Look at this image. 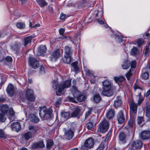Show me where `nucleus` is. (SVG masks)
<instances>
[{
    "label": "nucleus",
    "mask_w": 150,
    "mask_h": 150,
    "mask_svg": "<svg viewBox=\"0 0 150 150\" xmlns=\"http://www.w3.org/2000/svg\"><path fill=\"white\" fill-rule=\"evenodd\" d=\"M61 54L59 49H57L53 52L50 57V58L51 61L55 62L60 57Z\"/></svg>",
    "instance_id": "nucleus-9"
},
{
    "label": "nucleus",
    "mask_w": 150,
    "mask_h": 150,
    "mask_svg": "<svg viewBox=\"0 0 150 150\" xmlns=\"http://www.w3.org/2000/svg\"><path fill=\"white\" fill-rule=\"evenodd\" d=\"M130 64V62L128 60H126L122 64V67L123 69H127L129 68Z\"/></svg>",
    "instance_id": "nucleus-26"
},
{
    "label": "nucleus",
    "mask_w": 150,
    "mask_h": 150,
    "mask_svg": "<svg viewBox=\"0 0 150 150\" xmlns=\"http://www.w3.org/2000/svg\"><path fill=\"white\" fill-rule=\"evenodd\" d=\"M26 96L28 100L30 101H34L35 97L33 95V91L32 89H28L26 91Z\"/></svg>",
    "instance_id": "nucleus-11"
},
{
    "label": "nucleus",
    "mask_w": 150,
    "mask_h": 150,
    "mask_svg": "<svg viewBox=\"0 0 150 150\" xmlns=\"http://www.w3.org/2000/svg\"><path fill=\"white\" fill-rule=\"evenodd\" d=\"M122 104L121 98L120 96H118L116 99L114 101L113 106L116 108L120 107Z\"/></svg>",
    "instance_id": "nucleus-19"
},
{
    "label": "nucleus",
    "mask_w": 150,
    "mask_h": 150,
    "mask_svg": "<svg viewBox=\"0 0 150 150\" xmlns=\"http://www.w3.org/2000/svg\"><path fill=\"white\" fill-rule=\"evenodd\" d=\"M139 53L138 50L135 47H133L132 49L130 54L132 55L135 56L137 55Z\"/></svg>",
    "instance_id": "nucleus-35"
},
{
    "label": "nucleus",
    "mask_w": 150,
    "mask_h": 150,
    "mask_svg": "<svg viewBox=\"0 0 150 150\" xmlns=\"http://www.w3.org/2000/svg\"><path fill=\"white\" fill-rule=\"evenodd\" d=\"M61 115L62 117L66 120L69 119L70 117V113L69 112L62 111L61 112Z\"/></svg>",
    "instance_id": "nucleus-29"
},
{
    "label": "nucleus",
    "mask_w": 150,
    "mask_h": 150,
    "mask_svg": "<svg viewBox=\"0 0 150 150\" xmlns=\"http://www.w3.org/2000/svg\"><path fill=\"white\" fill-rule=\"evenodd\" d=\"M115 111L112 109L109 110L106 114V117L109 119H110L114 115Z\"/></svg>",
    "instance_id": "nucleus-30"
},
{
    "label": "nucleus",
    "mask_w": 150,
    "mask_h": 150,
    "mask_svg": "<svg viewBox=\"0 0 150 150\" xmlns=\"http://www.w3.org/2000/svg\"><path fill=\"white\" fill-rule=\"evenodd\" d=\"M141 141L136 140L131 141L130 143L127 146L128 150H135L136 149H140L141 147Z\"/></svg>",
    "instance_id": "nucleus-8"
},
{
    "label": "nucleus",
    "mask_w": 150,
    "mask_h": 150,
    "mask_svg": "<svg viewBox=\"0 0 150 150\" xmlns=\"http://www.w3.org/2000/svg\"><path fill=\"white\" fill-rule=\"evenodd\" d=\"M64 31L65 30L64 29L62 28H60L59 30V34L60 35H62L64 34Z\"/></svg>",
    "instance_id": "nucleus-57"
},
{
    "label": "nucleus",
    "mask_w": 150,
    "mask_h": 150,
    "mask_svg": "<svg viewBox=\"0 0 150 150\" xmlns=\"http://www.w3.org/2000/svg\"><path fill=\"white\" fill-rule=\"evenodd\" d=\"M137 123L139 125L141 124V117H138L137 119Z\"/></svg>",
    "instance_id": "nucleus-62"
},
{
    "label": "nucleus",
    "mask_w": 150,
    "mask_h": 150,
    "mask_svg": "<svg viewBox=\"0 0 150 150\" xmlns=\"http://www.w3.org/2000/svg\"><path fill=\"white\" fill-rule=\"evenodd\" d=\"M130 112L134 113H137V105L133 101H132L129 104Z\"/></svg>",
    "instance_id": "nucleus-14"
},
{
    "label": "nucleus",
    "mask_w": 150,
    "mask_h": 150,
    "mask_svg": "<svg viewBox=\"0 0 150 150\" xmlns=\"http://www.w3.org/2000/svg\"><path fill=\"white\" fill-rule=\"evenodd\" d=\"M101 99V97L98 94L95 95L93 97L94 100L96 103H99Z\"/></svg>",
    "instance_id": "nucleus-37"
},
{
    "label": "nucleus",
    "mask_w": 150,
    "mask_h": 150,
    "mask_svg": "<svg viewBox=\"0 0 150 150\" xmlns=\"http://www.w3.org/2000/svg\"><path fill=\"white\" fill-rule=\"evenodd\" d=\"M9 112L11 116H14L15 114V112L13 110L12 108H10L9 110Z\"/></svg>",
    "instance_id": "nucleus-55"
},
{
    "label": "nucleus",
    "mask_w": 150,
    "mask_h": 150,
    "mask_svg": "<svg viewBox=\"0 0 150 150\" xmlns=\"http://www.w3.org/2000/svg\"><path fill=\"white\" fill-rule=\"evenodd\" d=\"M81 115V109L79 107H76L74 110L71 114V116L72 117H76L79 116Z\"/></svg>",
    "instance_id": "nucleus-16"
},
{
    "label": "nucleus",
    "mask_w": 150,
    "mask_h": 150,
    "mask_svg": "<svg viewBox=\"0 0 150 150\" xmlns=\"http://www.w3.org/2000/svg\"><path fill=\"white\" fill-rule=\"evenodd\" d=\"M65 15L63 13H62L61 14L60 19L61 20H63L65 18Z\"/></svg>",
    "instance_id": "nucleus-63"
},
{
    "label": "nucleus",
    "mask_w": 150,
    "mask_h": 150,
    "mask_svg": "<svg viewBox=\"0 0 150 150\" xmlns=\"http://www.w3.org/2000/svg\"><path fill=\"white\" fill-rule=\"evenodd\" d=\"M128 126L130 127H132L133 126V121L131 120L130 119L129 120L128 123Z\"/></svg>",
    "instance_id": "nucleus-54"
},
{
    "label": "nucleus",
    "mask_w": 150,
    "mask_h": 150,
    "mask_svg": "<svg viewBox=\"0 0 150 150\" xmlns=\"http://www.w3.org/2000/svg\"><path fill=\"white\" fill-rule=\"evenodd\" d=\"M46 48L45 45L40 46L38 50L37 55L38 56L42 55L46 52Z\"/></svg>",
    "instance_id": "nucleus-18"
},
{
    "label": "nucleus",
    "mask_w": 150,
    "mask_h": 150,
    "mask_svg": "<svg viewBox=\"0 0 150 150\" xmlns=\"http://www.w3.org/2000/svg\"><path fill=\"white\" fill-rule=\"evenodd\" d=\"M40 73L42 74H44L45 72V71L44 67L42 66H40Z\"/></svg>",
    "instance_id": "nucleus-50"
},
{
    "label": "nucleus",
    "mask_w": 150,
    "mask_h": 150,
    "mask_svg": "<svg viewBox=\"0 0 150 150\" xmlns=\"http://www.w3.org/2000/svg\"><path fill=\"white\" fill-rule=\"evenodd\" d=\"M93 126V124L91 122H88L86 125V127L88 130L91 129Z\"/></svg>",
    "instance_id": "nucleus-44"
},
{
    "label": "nucleus",
    "mask_w": 150,
    "mask_h": 150,
    "mask_svg": "<svg viewBox=\"0 0 150 150\" xmlns=\"http://www.w3.org/2000/svg\"><path fill=\"white\" fill-rule=\"evenodd\" d=\"M73 40L72 41V42L75 45H76V44H79L80 42V39L79 37H75L73 39Z\"/></svg>",
    "instance_id": "nucleus-40"
},
{
    "label": "nucleus",
    "mask_w": 150,
    "mask_h": 150,
    "mask_svg": "<svg viewBox=\"0 0 150 150\" xmlns=\"http://www.w3.org/2000/svg\"><path fill=\"white\" fill-rule=\"evenodd\" d=\"M61 103V102L60 100L56 101L55 103V105L56 107H58Z\"/></svg>",
    "instance_id": "nucleus-59"
},
{
    "label": "nucleus",
    "mask_w": 150,
    "mask_h": 150,
    "mask_svg": "<svg viewBox=\"0 0 150 150\" xmlns=\"http://www.w3.org/2000/svg\"><path fill=\"white\" fill-rule=\"evenodd\" d=\"M29 65L34 69L37 68L39 65L38 61L32 57H29Z\"/></svg>",
    "instance_id": "nucleus-10"
},
{
    "label": "nucleus",
    "mask_w": 150,
    "mask_h": 150,
    "mask_svg": "<svg viewBox=\"0 0 150 150\" xmlns=\"http://www.w3.org/2000/svg\"><path fill=\"white\" fill-rule=\"evenodd\" d=\"M92 110V109L90 108H88V110L87 111L85 115V117L86 118L88 117L91 113V112Z\"/></svg>",
    "instance_id": "nucleus-48"
},
{
    "label": "nucleus",
    "mask_w": 150,
    "mask_h": 150,
    "mask_svg": "<svg viewBox=\"0 0 150 150\" xmlns=\"http://www.w3.org/2000/svg\"><path fill=\"white\" fill-rule=\"evenodd\" d=\"M39 115L41 118L43 120L49 119L52 112V109L49 108L47 110L46 107L43 106L39 107Z\"/></svg>",
    "instance_id": "nucleus-3"
},
{
    "label": "nucleus",
    "mask_w": 150,
    "mask_h": 150,
    "mask_svg": "<svg viewBox=\"0 0 150 150\" xmlns=\"http://www.w3.org/2000/svg\"><path fill=\"white\" fill-rule=\"evenodd\" d=\"M88 0H83L82 1L81 3H79L78 4V6L79 8H81L83 7L84 5V4L86 3Z\"/></svg>",
    "instance_id": "nucleus-43"
},
{
    "label": "nucleus",
    "mask_w": 150,
    "mask_h": 150,
    "mask_svg": "<svg viewBox=\"0 0 150 150\" xmlns=\"http://www.w3.org/2000/svg\"><path fill=\"white\" fill-rule=\"evenodd\" d=\"M16 26L20 29L23 28L25 27V24L24 23H18L17 24Z\"/></svg>",
    "instance_id": "nucleus-45"
},
{
    "label": "nucleus",
    "mask_w": 150,
    "mask_h": 150,
    "mask_svg": "<svg viewBox=\"0 0 150 150\" xmlns=\"http://www.w3.org/2000/svg\"><path fill=\"white\" fill-rule=\"evenodd\" d=\"M33 37L31 36H29L27 37L24 38V46L25 47L28 44L30 43L31 42V40L33 39Z\"/></svg>",
    "instance_id": "nucleus-28"
},
{
    "label": "nucleus",
    "mask_w": 150,
    "mask_h": 150,
    "mask_svg": "<svg viewBox=\"0 0 150 150\" xmlns=\"http://www.w3.org/2000/svg\"><path fill=\"white\" fill-rule=\"evenodd\" d=\"M97 21L98 23L100 24H103L104 23V20H101L100 18H99L97 19Z\"/></svg>",
    "instance_id": "nucleus-58"
},
{
    "label": "nucleus",
    "mask_w": 150,
    "mask_h": 150,
    "mask_svg": "<svg viewBox=\"0 0 150 150\" xmlns=\"http://www.w3.org/2000/svg\"><path fill=\"white\" fill-rule=\"evenodd\" d=\"M149 48V45H146L145 48L144 50V55L146 56L147 55L148 53L150 52Z\"/></svg>",
    "instance_id": "nucleus-39"
},
{
    "label": "nucleus",
    "mask_w": 150,
    "mask_h": 150,
    "mask_svg": "<svg viewBox=\"0 0 150 150\" xmlns=\"http://www.w3.org/2000/svg\"><path fill=\"white\" fill-rule=\"evenodd\" d=\"M0 110L3 114L6 113L8 110V106L7 105H0Z\"/></svg>",
    "instance_id": "nucleus-25"
},
{
    "label": "nucleus",
    "mask_w": 150,
    "mask_h": 150,
    "mask_svg": "<svg viewBox=\"0 0 150 150\" xmlns=\"http://www.w3.org/2000/svg\"><path fill=\"white\" fill-rule=\"evenodd\" d=\"M149 76V73L147 72L143 73L142 75V78L143 79H146Z\"/></svg>",
    "instance_id": "nucleus-41"
},
{
    "label": "nucleus",
    "mask_w": 150,
    "mask_h": 150,
    "mask_svg": "<svg viewBox=\"0 0 150 150\" xmlns=\"http://www.w3.org/2000/svg\"><path fill=\"white\" fill-rule=\"evenodd\" d=\"M64 130V135L65 137L69 140H70L73 136V132L70 129L66 130L65 129Z\"/></svg>",
    "instance_id": "nucleus-12"
},
{
    "label": "nucleus",
    "mask_w": 150,
    "mask_h": 150,
    "mask_svg": "<svg viewBox=\"0 0 150 150\" xmlns=\"http://www.w3.org/2000/svg\"><path fill=\"white\" fill-rule=\"evenodd\" d=\"M134 90L135 91L137 89H140V88L137 84L135 83L134 86Z\"/></svg>",
    "instance_id": "nucleus-64"
},
{
    "label": "nucleus",
    "mask_w": 150,
    "mask_h": 150,
    "mask_svg": "<svg viewBox=\"0 0 150 150\" xmlns=\"http://www.w3.org/2000/svg\"><path fill=\"white\" fill-rule=\"evenodd\" d=\"M71 91L74 98L68 96L67 98L68 99L70 102L73 103H77V102L75 99H76L81 93L78 90L76 87L74 86H72L71 89Z\"/></svg>",
    "instance_id": "nucleus-5"
},
{
    "label": "nucleus",
    "mask_w": 150,
    "mask_h": 150,
    "mask_svg": "<svg viewBox=\"0 0 150 150\" xmlns=\"http://www.w3.org/2000/svg\"><path fill=\"white\" fill-rule=\"evenodd\" d=\"M6 60L8 62H12V59L11 57L7 56L6 58Z\"/></svg>",
    "instance_id": "nucleus-56"
},
{
    "label": "nucleus",
    "mask_w": 150,
    "mask_h": 150,
    "mask_svg": "<svg viewBox=\"0 0 150 150\" xmlns=\"http://www.w3.org/2000/svg\"><path fill=\"white\" fill-rule=\"evenodd\" d=\"M45 146L43 141H41L38 143L34 144L32 146V148L33 149H37L39 148H43Z\"/></svg>",
    "instance_id": "nucleus-23"
},
{
    "label": "nucleus",
    "mask_w": 150,
    "mask_h": 150,
    "mask_svg": "<svg viewBox=\"0 0 150 150\" xmlns=\"http://www.w3.org/2000/svg\"><path fill=\"white\" fill-rule=\"evenodd\" d=\"M146 114L147 117H149L150 115V110L146 109Z\"/></svg>",
    "instance_id": "nucleus-61"
},
{
    "label": "nucleus",
    "mask_w": 150,
    "mask_h": 150,
    "mask_svg": "<svg viewBox=\"0 0 150 150\" xmlns=\"http://www.w3.org/2000/svg\"><path fill=\"white\" fill-rule=\"evenodd\" d=\"M29 130H31L32 132L28 131L24 134V137L26 140H28L29 139L34 137V133L36 132L38 129L37 127L33 126L30 125L28 126Z\"/></svg>",
    "instance_id": "nucleus-4"
},
{
    "label": "nucleus",
    "mask_w": 150,
    "mask_h": 150,
    "mask_svg": "<svg viewBox=\"0 0 150 150\" xmlns=\"http://www.w3.org/2000/svg\"><path fill=\"white\" fill-rule=\"evenodd\" d=\"M71 84V81L68 80L65 81L62 84L59 85L58 82L56 80H54L52 82V87L56 89V93L57 95L60 96L62 92L65 88L69 87Z\"/></svg>",
    "instance_id": "nucleus-1"
},
{
    "label": "nucleus",
    "mask_w": 150,
    "mask_h": 150,
    "mask_svg": "<svg viewBox=\"0 0 150 150\" xmlns=\"http://www.w3.org/2000/svg\"><path fill=\"white\" fill-rule=\"evenodd\" d=\"M136 44L138 46V47H140L141 46V40L139 39L137 41Z\"/></svg>",
    "instance_id": "nucleus-60"
},
{
    "label": "nucleus",
    "mask_w": 150,
    "mask_h": 150,
    "mask_svg": "<svg viewBox=\"0 0 150 150\" xmlns=\"http://www.w3.org/2000/svg\"><path fill=\"white\" fill-rule=\"evenodd\" d=\"M131 68L134 69L136 67V62L135 61H132L131 63Z\"/></svg>",
    "instance_id": "nucleus-51"
},
{
    "label": "nucleus",
    "mask_w": 150,
    "mask_h": 150,
    "mask_svg": "<svg viewBox=\"0 0 150 150\" xmlns=\"http://www.w3.org/2000/svg\"><path fill=\"white\" fill-rule=\"evenodd\" d=\"M11 129L12 130L18 132L21 129L20 123L18 122H14L11 125Z\"/></svg>",
    "instance_id": "nucleus-13"
},
{
    "label": "nucleus",
    "mask_w": 150,
    "mask_h": 150,
    "mask_svg": "<svg viewBox=\"0 0 150 150\" xmlns=\"http://www.w3.org/2000/svg\"><path fill=\"white\" fill-rule=\"evenodd\" d=\"M102 94L108 97L112 96L113 94V91L112 89L111 82L108 80H105L102 82Z\"/></svg>",
    "instance_id": "nucleus-2"
},
{
    "label": "nucleus",
    "mask_w": 150,
    "mask_h": 150,
    "mask_svg": "<svg viewBox=\"0 0 150 150\" xmlns=\"http://www.w3.org/2000/svg\"><path fill=\"white\" fill-rule=\"evenodd\" d=\"M6 92L9 95L12 96L14 94V88L13 85L11 84H9L6 89Z\"/></svg>",
    "instance_id": "nucleus-20"
},
{
    "label": "nucleus",
    "mask_w": 150,
    "mask_h": 150,
    "mask_svg": "<svg viewBox=\"0 0 150 150\" xmlns=\"http://www.w3.org/2000/svg\"><path fill=\"white\" fill-rule=\"evenodd\" d=\"M36 1L41 7H43L47 5V3L45 0H36Z\"/></svg>",
    "instance_id": "nucleus-32"
},
{
    "label": "nucleus",
    "mask_w": 150,
    "mask_h": 150,
    "mask_svg": "<svg viewBox=\"0 0 150 150\" xmlns=\"http://www.w3.org/2000/svg\"><path fill=\"white\" fill-rule=\"evenodd\" d=\"M134 73L133 69H130L126 73L125 76L128 80H129L130 78L133 75Z\"/></svg>",
    "instance_id": "nucleus-27"
},
{
    "label": "nucleus",
    "mask_w": 150,
    "mask_h": 150,
    "mask_svg": "<svg viewBox=\"0 0 150 150\" xmlns=\"http://www.w3.org/2000/svg\"><path fill=\"white\" fill-rule=\"evenodd\" d=\"M53 144V142L51 139L48 140L47 142L46 147L47 149H50Z\"/></svg>",
    "instance_id": "nucleus-36"
},
{
    "label": "nucleus",
    "mask_w": 150,
    "mask_h": 150,
    "mask_svg": "<svg viewBox=\"0 0 150 150\" xmlns=\"http://www.w3.org/2000/svg\"><path fill=\"white\" fill-rule=\"evenodd\" d=\"M150 33L148 32V31L146 32L143 35V39H147L149 36Z\"/></svg>",
    "instance_id": "nucleus-47"
},
{
    "label": "nucleus",
    "mask_w": 150,
    "mask_h": 150,
    "mask_svg": "<svg viewBox=\"0 0 150 150\" xmlns=\"http://www.w3.org/2000/svg\"><path fill=\"white\" fill-rule=\"evenodd\" d=\"M125 79L124 77L120 76L118 77L115 76L114 77V79L116 82H122L124 81Z\"/></svg>",
    "instance_id": "nucleus-34"
},
{
    "label": "nucleus",
    "mask_w": 150,
    "mask_h": 150,
    "mask_svg": "<svg viewBox=\"0 0 150 150\" xmlns=\"http://www.w3.org/2000/svg\"><path fill=\"white\" fill-rule=\"evenodd\" d=\"M19 45V44L17 43H16L14 45L11 47V49L12 50L16 51Z\"/></svg>",
    "instance_id": "nucleus-46"
},
{
    "label": "nucleus",
    "mask_w": 150,
    "mask_h": 150,
    "mask_svg": "<svg viewBox=\"0 0 150 150\" xmlns=\"http://www.w3.org/2000/svg\"><path fill=\"white\" fill-rule=\"evenodd\" d=\"M115 39L116 40L118 41L119 42H122L123 40V38L122 37H121L118 35L115 38Z\"/></svg>",
    "instance_id": "nucleus-49"
},
{
    "label": "nucleus",
    "mask_w": 150,
    "mask_h": 150,
    "mask_svg": "<svg viewBox=\"0 0 150 150\" xmlns=\"http://www.w3.org/2000/svg\"><path fill=\"white\" fill-rule=\"evenodd\" d=\"M104 142H103L101 143L100 145L99 149L100 150H103L104 147Z\"/></svg>",
    "instance_id": "nucleus-52"
},
{
    "label": "nucleus",
    "mask_w": 150,
    "mask_h": 150,
    "mask_svg": "<svg viewBox=\"0 0 150 150\" xmlns=\"http://www.w3.org/2000/svg\"><path fill=\"white\" fill-rule=\"evenodd\" d=\"M5 137V134L4 131L2 129H0V137L4 138Z\"/></svg>",
    "instance_id": "nucleus-53"
},
{
    "label": "nucleus",
    "mask_w": 150,
    "mask_h": 150,
    "mask_svg": "<svg viewBox=\"0 0 150 150\" xmlns=\"http://www.w3.org/2000/svg\"><path fill=\"white\" fill-rule=\"evenodd\" d=\"M119 141L122 144H125L126 142V135L123 132H120L119 135Z\"/></svg>",
    "instance_id": "nucleus-17"
},
{
    "label": "nucleus",
    "mask_w": 150,
    "mask_h": 150,
    "mask_svg": "<svg viewBox=\"0 0 150 150\" xmlns=\"http://www.w3.org/2000/svg\"><path fill=\"white\" fill-rule=\"evenodd\" d=\"M86 98V96L81 93L76 98L77 101L79 102H82L84 101Z\"/></svg>",
    "instance_id": "nucleus-33"
},
{
    "label": "nucleus",
    "mask_w": 150,
    "mask_h": 150,
    "mask_svg": "<svg viewBox=\"0 0 150 150\" xmlns=\"http://www.w3.org/2000/svg\"><path fill=\"white\" fill-rule=\"evenodd\" d=\"M93 144V140L92 137H90L86 140L84 144L81 146L80 149L81 150H88L92 148Z\"/></svg>",
    "instance_id": "nucleus-6"
},
{
    "label": "nucleus",
    "mask_w": 150,
    "mask_h": 150,
    "mask_svg": "<svg viewBox=\"0 0 150 150\" xmlns=\"http://www.w3.org/2000/svg\"><path fill=\"white\" fill-rule=\"evenodd\" d=\"M77 64L78 62H75L71 64V65L73 67L75 71H78L79 69Z\"/></svg>",
    "instance_id": "nucleus-38"
},
{
    "label": "nucleus",
    "mask_w": 150,
    "mask_h": 150,
    "mask_svg": "<svg viewBox=\"0 0 150 150\" xmlns=\"http://www.w3.org/2000/svg\"><path fill=\"white\" fill-rule=\"evenodd\" d=\"M150 138V131H144L141 132V139H144Z\"/></svg>",
    "instance_id": "nucleus-21"
},
{
    "label": "nucleus",
    "mask_w": 150,
    "mask_h": 150,
    "mask_svg": "<svg viewBox=\"0 0 150 150\" xmlns=\"http://www.w3.org/2000/svg\"><path fill=\"white\" fill-rule=\"evenodd\" d=\"M71 56L64 55L63 59L64 62L67 64H70L71 59Z\"/></svg>",
    "instance_id": "nucleus-31"
},
{
    "label": "nucleus",
    "mask_w": 150,
    "mask_h": 150,
    "mask_svg": "<svg viewBox=\"0 0 150 150\" xmlns=\"http://www.w3.org/2000/svg\"><path fill=\"white\" fill-rule=\"evenodd\" d=\"M109 123L106 120H103L100 124V125L98 129V131L100 132L104 133L107 132L109 128Z\"/></svg>",
    "instance_id": "nucleus-7"
},
{
    "label": "nucleus",
    "mask_w": 150,
    "mask_h": 150,
    "mask_svg": "<svg viewBox=\"0 0 150 150\" xmlns=\"http://www.w3.org/2000/svg\"><path fill=\"white\" fill-rule=\"evenodd\" d=\"M117 119L119 123L121 124L125 121V118L124 116L123 112L122 111L119 112L117 116Z\"/></svg>",
    "instance_id": "nucleus-15"
},
{
    "label": "nucleus",
    "mask_w": 150,
    "mask_h": 150,
    "mask_svg": "<svg viewBox=\"0 0 150 150\" xmlns=\"http://www.w3.org/2000/svg\"><path fill=\"white\" fill-rule=\"evenodd\" d=\"M6 119V117L4 114L2 113L0 114V121L2 122L5 121Z\"/></svg>",
    "instance_id": "nucleus-42"
},
{
    "label": "nucleus",
    "mask_w": 150,
    "mask_h": 150,
    "mask_svg": "<svg viewBox=\"0 0 150 150\" xmlns=\"http://www.w3.org/2000/svg\"><path fill=\"white\" fill-rule=\"evenodd\" d=\"M29 117L31 121L35 123H38L40 120L38 117L33 114H30Z\"/></svg>",
    "instance_id": "nucleus-22"
},
{
    "label": "nucleus",
    "mask_w": 150,
    "mask_h": 150,
    "mask_svg": "<svg viewBox=\"0 0 150 150\" xmlns=\"http://www.w3.org/2000/svg\"><path fill=\"white\" fill-rule=\"evenodd\" d=\"M64 53V55L70 56H71L73 53V50L70 47L66 46L65 47Z\"/></svg>",
    "instance_id": "nucleus-24"
}]
</instances>
